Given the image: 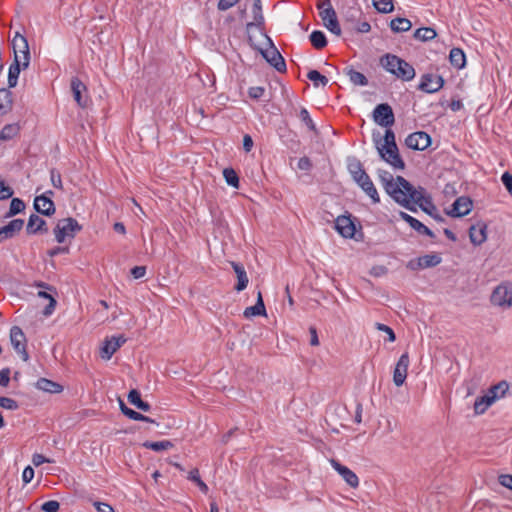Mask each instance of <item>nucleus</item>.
Wrapping results in <instances>:
<instances>
[{"label": "nucleus", "mask_w": 512, "mask_h": 512, "mask_svg": "<svg viewBox=\"0 0 512 512\" xmlns=\"http://www.w3.org/2000/svg\"><path fill=\"white\" fill-rule=\"evenodd\" d=\"M398 181L401 185V197L398 198V196H396L394 201L409 211L417 212L416 205L420 207V204H425V200L431 198L429 195H426V190L423 187H414L404 177L398 176Z\"/></svg>", "instance_id": "nucleus-1"}, {"label": "nucleus", "mask_w": 512, "mask_h": 512, "mask_svg": "<svg viewBox=\"0 0 512 512\" xmlns=\"http://www.w3.org/2000/svg\"><path fill=\"white\" fill-rule=\"evenodd\" d=\"M347 168L352 176V179L357 183L358 186L371 198L374 204L380 202V197L374 186L371 178L363 168L362 163L355 157L349 158Z\"/></svg>", "instance_id": "nucleus-2"}, {"label": "nucleus", "mask_w": 512, "mask_h": 512, "mask_svg": "<svg viewBox=\"0 0 512 512\" xmlns=\"http://www.w3.org/2000/svg\"><path fill=\"white\" fill-rule=\"evenodd\" d=\"M373 141L382 160L391 165L394 169L403 170L405 168V163L399 154L397 145H394V147L381 145L379 133L377 136L373 134Z\"/></svg>", "instance_id": "nucleus-3"}, {"label": "nucleus", "mask_w": 512, "mask_h": 512, "mask_svg": "<svg viewBox=\"0 0 512 512\" xmlns=\"http://www.w3.org/2000/svg\"><path fill=\"white\" fill-rule=\"evenodd\" d=\"M319 9V15L325 25V27L336 35L341 34V28L337 19L336 12L331 5L330 0H324L322 3L317 5Z\"/></svg>", "instance_id": "nucleus-4"}, {"label": "nucleus", "mask_w": 512, "mask_h": 512, "mask_svg": "<svg viewBox=\"0 0 512 512\" xmlns=\"http://www.w3.org/2000/svg\"><path fill=\"white\" fill-rule=\"evenodd\" d=\"M82 226L72 217L61 219L54 228L55 239L63 243L67 237L74 238L75 234L81 231Z\"/></svg>", "instance_id": "nucleus-5"}, {"label": "nucleus", "mask_w": 512, "mask_h": 512, "mask_svg": "<svg viewBox=\"0 0 512 512\" xmlns=\"http://www.w3.org/2000/svg\"><path fill=\"white\" fill-rule=\"evenodd\" d=\"M490 301L494 306L502 309L512 307V282L499 284L492 292Z\"/></svg>", "instance_id": "nucleus-6"}, {"label": "nucleus", "mask_w": 512, "mask_h": 512, "mask_svg": "<svg viewBox=\"0 0 512 512\" xmlns=\"http://www.w3.org/2000/svg\"><path fill=\"white\" fill-rule=\"evenodd\" d=\"M12 47L14 59L22 62V68L26 69L30 63V51L26 37L17 32L12 39Z\"/></svg>", "instance_id": "nucleus-7"}, {"label": "nucleus", "mask_w": 512, "mask_h": 512, "mask_svg": "<svg viewBox=\"0 0 512 512\" xmlns=\"http://www.w3.org/2000/svg\"><path fill=\"white\" fill-rule=\"evenodd\" d=\"M267 40L269 42V48L266 50L259 49L261 55L264 59L273 66L278 72L286 71V63L280 52L274 46L272 40L267 36Z\"/></svg>", "instance_id": "nucleus-8"}, {"label": "nucleus", "mask_w": 512, "mask_h": 512, "mask_svg": "<svg viewBox=\"0 0 512 512\" xmlns=\"http://www.w3.org/2000/svg\"><path fill=\"white\" fill-rule=\"evenodd\" d=\"M373 120L382 127H391L395 117L391 106L387 103L378 104L373 110Z\"/></svg>", "instance_id": "nucleus-9"}, {"label": "nucleus", "mask_w": 512, "mask_h": 512, "mask_svg": "<svg viewBox=\"0 0 512 512\" xmlns=\"http://www.w3.org/2000/svg\"><path fill=\"white\" fill-rule=\"evenodd\" d=\"M378 177L384 187V190L389 196H391L393 200L395 199L396 196H398V198L401 197V185L398 181V176L394 178L390 172L379 169Z\"/></svg>", "instance_id": "nucleus-10"}, {"label": "nucleus", "mask_w": 512, "mask_h": 512, "mask_svg": "<svg viewBox=\"0 0 512 512\" xmlns=\"http://www.w3.org/2000/svg\"><path fill=\"white\" fill-rule=\"evenodd\" d=\"M10 341L14 350L20 354L23 361L29 360V354L26 350V336L23 330L18 326L10 329Z\"/></svg>", "instance_id": "nucleus-11"}, {"label": "nucleus", "mask_w": 512, "mask_h": 512, "mask_svg": "<svg viewBox=\"0 0 512 512\" xmlns=\"http://www.w3.org/2000/svg\"><path fill=\"white\" fill-rule=\"evenodd\" d=\"M444 86V79L440 75L426 73L421 76L418 89L425 93H436Z\"/></svg>", "instance_id": "nucleus-12"}, {"label": "nucleus", "mask_w": 512, "mask_h": 512, "mask_svg": "<svg viewBox=\"0 0 512 512\" xmlns=\"http://www.w3.org/2000/svg\"><path fill=\"white\" fill-rule=\"evenodd\" d=\"M442 258L437 253L426 254L408 262L407 267L411 270H419L435 267L440 264Z\"/></svg>", "instance_id": "nucleus-13"}, {"label": "nucleus", "mask_w": 512, "mask_h": 512, "mask_svg": "<svg viewBox=\"0 0 512 512\" xmlns=\"http://www.w3.org/2000/svg\"><path fill=\"white\" fill-rule=\"evenodd\" d=\"M410 365V358L407 352L403 353L398 359L394 371H393V382L397 387H400L404 384L408 367Z\"/></svg>", "instance_id": "nucleus-14"}, {"label": "nucleus", "mask_w": 512, "mask_h": 512, "mask_svg": "<svg viewBox=\"0 0 512 512\" xmlns=\"http://www.w3.org/2000/svg\"><path fill=\"white\" fill-rule=\"evenodd\" d=\"M71 91L73 94L74 100L77 102V104L85 108L88 105L89 97L87 94V87L86 85L77 77H73L71 79Z\"/></svg>", "instance_id": "nucleus-15"}, {"label": "nucleus", "mask_w": 512, "mask_h": 512, "mask_svg": "<svg viewBox=\"0 0 512 512\" xmlns=\"http://www.w3.org/2000/svg\"><path fill=\"white\" fill-rule=\"evenodd\" d=\"M407 147L413 150H425L431 144V137L423 131L414 132L405 140Z\"/></svg>", "instance_id": "nucleus-16"}, {"label": "nucleus", "mask_w": 512, "mask_h": 512, "mask_svg": "<svg viewBox=\"0 0 512 512\" xmlns=\"http://www.w3.org/2000/svg\"><path fill=\"white\" fill-rule=\"evenodd\" d=\"M472 207V200L469 197L461 196L454 201L447 214L454 218L463 217L470 213Z\"/></svg>", "instance_id": "nucleus-17"}, {"label": "nucleus", "mask_w": 512, "mask_h": 512, "mask_svg": "<svg viewBox=\"0 0 512 512\" xmlns=\"http://www.w3.org/2000/svg\"><path fill=\"white\" fill-rule=\"evenodd\" d=\"M331 466L342 476L343 480L352 488H356L359 485V479L357 475L350 470L348 467L342 465L335 459L330 460Z\"/></svg>", "instance_id": "nucleus-18"}, {"label": "nucleus", "mask_w": 512, "mask_h": 512, "mask_svg": "<svg viewBox=\"0 0 512 512\" xmlns=\"http://www.w3.org/2000/svg\"><path fill=\"white\" fill-rule=\"evenodd\" d=\"M34 209L37 213L44 216H52L55 213V204L52 199L46 195L36 196L34 199Z\"/></svg>", "instance_id": "nucleus-19"}, {"label": "nucleus", "mask_w": 512, "mask_h": 512, "mask_svg": "<svg viewBox=\"0 0 512 512\" xmlns=\"http://www.w3.org/2000/svg\"><path fill=\"white\" fill-rule=\"evenodd\" d=\"M400 218L409 224V226L421 235H426L430 238H435L434 232L429 229L426 225L420 222L418 219L412 217L406 212H399Z\"/></svg>", "instance_id": "nucleus-20"}, {"label": "nucleus", "mask_w": 512, "mask_h": 512, "mask_svg": "<svg viewBox=\"0 0 512 512\" xmlns=\"http://www.w3.org/2000/svg\"><path fill=\"white\" fill-rule=\"evenodd\" d=\"M335 228L345 238H353L356 231L350 216H339L335 221Z\"/></svg>", "instance_id": "nucleus-21"}, {"label": "nucleus", "mask_w": 512, "mask_h": 512, "mask_svg": "<svg viewBox=\"0 0 512 512\" xmlns=\"http://www.w3.org/2000/svg\"><path fill=\"white\" fill-rule=\"evenodd\" d=\"M252 15H253V21L248 22L246 24L247 31H249L253 27H256L259 30H263L264 25H265V18H264L263 12H262L261 0H253Z\"/></svg>", "instance_id": "nucleus-22"}, {"label": "nucleus", "mask_w": 512, "mask_h": 512, "mask_svg": "<svg viewBox=\"0 0 512 512\" xmlns=\"http://www.w3.org/2000/svg\"><path fill=\"white\" fill-rule=\"evenodd\" d=\"M26 232L29 235L43 234L48 232L47 223L37 214H31L26 226Z\"/></svg>", "instance_id": "nucleus-23"}, {"label": "nucleus", "mask_w": 512, "mask_h": 512, "mask_svg": "<svg viewBox=\"0 0 512 512\" xmlns=\"http://www.w3.org/2000/svg\"><path fill=\"white\" fill-rule=\"evenodd\" d=\"M24 226V220L22 219H14L10 221L8 224L4 225L0 228V243L6 239L13 238L16 234H18Z\"/></svg>", "instance_id": "nucleus-24"}, {"label": "nucleus", "mask_w": 512, "mask_h": 512, "mask_svg": "<svg viewBox=\"0 0 512 512\" xmlns=\"http://www.w3.org/2000/svg\"><path fill=\"white\" fill-rule=\"evenodd\" d=\"M469 238L474 245H481L487 239V225L478 222L469 228Z\"/></svg>", "instance_id": "nucleus-25"}, {"label": "nucleus", "mask_w": 512, "mask_h": 512, "mask_svg": "<svg viewBox=\"0 0 512 512\" xmlns=\"http://www.w3.org/2000/svg\"><path fill=\"white\" fill-rule=\"evenodd\" d=\"M231 266H232V268L237 276V280H238V282L235 286V290L238 292L243 291L244 289H246V287L249 283V278L247 276L245 268L241 263L234 262V261L231 262Z\"/></svg>", "instance_id": "nucleus-26"}, {"label": "nucleus", "mask_w": 512, "mask_h": 512, "mask_svg": "<svg viewBox=\"0 0 512 512\" xmlns=\"http://www.w3.org/2000/svg\"><path fill=\"white\" fill-rule=\"evenodd\" d=\"M415 75L416 73L414 67L401 58V65H397L394 76L403 81H411L414 79Z\"/></svg>", "instance_id": "nucleus-27"}, {"label": "nucleus", "mask_w": 512, "mask_h": 512, "mask_svg": "<svg viewBox=\"0 0 512 512\" xmlns=\"http://www.w3.org/2000/svg\"><path fill=\"white\" fill-rule=\"evenodd\" d=\"M35 387L41 391L51 394H59L64 389L61 384L47 378H39L35 384Z\"/></svg>", "instance_id": "nucleus-28"}, {"label": "nucleus", "mask_w": 512, "mask_h": 512, "mask_svg": "<svg viewBox=\"0 0 512 512\" xmlns=\"http://www.w3.org/2000/svg\"><path fill=\"white\" fill-rule=\"evenodd\" d=\"M495 401L496 396H492L488 392L484 396L478 397L474 403L475 414H483Z\"/></svg>", "instance_id": "nucleus-29"}, {"label": "nucleus", "mask_w": 512, "mask_h": 512, "mask_svg": "<svg viewBox=\"0 0 512 512\" xmlns=\"http://www.w3.org/2000/svg\"><path fill=\"white\" fill-rule=\"evenodd\" d=\"M244 317L250 318L253 316H264L266 315V309L264 305V301L261 295V292L258 293L256 304L250 307H247L243 313Z\"/></svg>", "instance_id": "nucleus-30"}, {"label": "nucleus", "mask_w": 512, "mask_h": 512, "mask_svg": "<svg viewBox=\"0 0 512 512\" xmlns=\"http://www.w3.org/2000/svg\"><path fill=\"white\" fill-rule=\"evenodd\" d=\"M380 65L389 73L396 71L397 65H401V58L393 54H385L380 58Z\"/></svg>", "instance_id": "nucleus-31"}, {"label": "nucleus", "mask_w": 512, "mask_h": 512, "mask_svg": "<svg viewBox=\"0 0 512 512\" xmlns=\"http://www.w3.org/2000/svg\"><path fill=\"white\" fill-rule=\"evenodd\" d=\"M119 405H120L121 412L125 416H127L128 418H130L132 420L143 421V422H148V423H156L155 420L151 419L150 417H147V416L127 407L122 400L119 401Z\"/></svg>", "instance_id": "nucleus-32"}, {"label": "nucleus", "mask_w": 512, "mask_h": 512, "mask_svg": "<svg viewBox=\"0 0 512 512\" xmlns=\"http://www.w3.org/2000/svg\"><path fill=\"white\" fill-rule=\"evenodd\" d=\"M449 60L453 67L462 69L466 64V56L462 49L452 48L449 53Z\"/></svg>", "instance_id": "nucleus-33"}, {"label": "nucleus", "mask_w": 512, "mask_h": 512, "mask_svg": "<svg viewBox=\"0 0 512 512\" xmlns=\"http://www.w3.org/2000/svg\"><path fill=\"white\" fill-rule=\"evenodd\" d=\"M128 401L130 404L134 405L136 408L148 412L151 408L148 402H145L141 399L140 392L136 389H132L128 394Z\"/></svg>", "instance_id": "nucleus-34"}, {"label": "nucleus", "mask_w": 512, "mask_h": 512, "mask_svg": "<svg viewBox=\"0 0 512 512\" xmlns=\"http://www.w3.org/2000/svg\"><path fill=\"white\" fill-rule=\"evenodd\" d=\"M22 62L14 59L8 71V87L13 88L17 85L18 77L21 71Z\"/></svg>", "instance_id": "nucleus-35"}, {"label": "nucleus", "mask_w": 512, "mask_h": 512, "mask_svg": "<svg viewBox=\"0 0 512 512\" xmlns=\"http://www.w3.org/2000/svg\"><path fill=\"white\" fill-rule=\"evenodd\" d=\"M412 27V23L409 19L403 17H397L392 19L390 22V28L395 33L409 31Z\"/></svg>", "instance_id": "nucleus-36"}, {"label": "nucleus", "mask_w": 512, "mask_h": 512, "mask_svg": "<svg viewBox=\"0 0 512 512\" xmlns=\"http://www.w3.org/2000/svg\"><path fill=\"white\" fill-rule=\"evenodd\" d=\"M344 71H345V74L349 77V80L354 85L366 86L368 84V79L366 78V76L363 73L358 72L351 67L345 68Z\"/></svg>", "instance_id": "nucleus-37"}, {"label": "nucleus", "mask_w": 512, "mask_h": 512, "mask_svg": "<svg viewBox=\"0 0 512 512\" xmlns=\"http://www.w3.org/2000/svg\"><path fill=\"white\" fill-rule=\"evenodd\" d=\"M436 31L431 27H421L414 32V38L416 40L427 42L436 37Z\"/></svg>", "instance_id": "nucleus-38"}, {"label": "nucleus", "mask_w": 512, "mask_h": 512, "mask_svg": "<svg viewBox=\"0 0 512 512\" xmlns=\"http://www.w3.org/2000/svg\"><path fill=\"white\" fill-rule=\"evenodd\" d=\"M19 131L20 127L18 124H7L0 131V140H11L19 134Z\"/></svg>", "instance_id": "nucleus-39"}, {"label": "nucleus", "mask_w": 512, "mask_h": 512, "mask_svg": "<svg viewBox=\"0 0 512 512\" xmlns=\"http://www.w3.org/2000/svg\"><path fill=\"white\" fill-rule=\"evenodd\" d=\"M310 42L316 49H322L327 45L325 34L320 30H314L309 36Z\"/></svg>", "instance_id": "nucleus-40"}, {"label": "nucleus", "mask_w": 512, "mask_h": 512, "mask_svg": "<svg viewBox=\"0 0 512 512\" xmlns=\"http://www.w3.org/2000/svg\"><path fill=\"white\" fill-rule=\"evenodd\" d=\"M118 349L119 344L112 342L111 339H106L101 348V357L105 360H109Z\"/></svg>", "instance_id": "nucleus-41"}, {"label": "nucleus", "mask_w": 512, "mask_h": 512, "mask_svg": "<svg viewBox=\"0 0 512 512\" xmlns=\"http://www.w3.org/2000/svg\"><path fill=\"white\" fill-rule=\"evenodd\" d=\"M420 208L422 211L433 217L438 222H443L444 218L437 212V208L432 202V199L425 200V204L421 205Z\"/></svg>", "instance_id": "nucleus-42"}, {"label": "nucleus", "mask_w": 512, "mask_h": 512, "mask_svg": "<svg viewBox=\"0 0 512 512\" xmlns=\"http://www.w3.org/2000/svg\"><path fill=\"white\" fill-rule=\"evenodd\" d=\"M509 389V383L505 380L500 381L496 385L489 388L488 393L492 396H496V400L505 396Z\"/></svg>", "instance_id": "nucleus-43"}, {"label": "nucleus", "mask_w": 512, "mask_h": 512, "mask_svg": "<svg viewBox=\"0 0 512 512\" xmlns=\"http://www.w3.org/2000/svg\"><path fill=\"white\" fill-rule=\"evenodd\" d=\"M143 446L147 449H151L153 451L159 452L163 450H168L173 447V443L169 440H162V441H146Z\"/></svg>", "instance_id": "nucleus-44"}, {"label": "nucleus", "mask_w": 512, "mask_h": 512, "mask_svg": "<svg viewBox=\"0 0 512 512\" xmlns=\"http://www.w3.org/2000/svg\"><path fill=\"white\" fill-rule=\"evenodd\" d=\"M307 78L313 82L314 87H324L328 83V78L317 70H310L307 74Z\"/></svg>", "instance_id": "nucleus-45"}, {"label": "nucleus", "mask_w": 512, "mask_h": 512, "mask_svg": "<svg viewBox=\"0 0 512 512\" xmlns=\"http://www.w3.org/2000/svg\"><path fill=\"white\" fill-rule=\"evenodd\" d=\"M25 209V203L20 198H13L10 203L9 211L6 213L5 217L9 218L16 214L21 213Z\"/></svg>", "instance_id": "nucleus-46"}, {"label": "nucleus", "mask_w": 512, "mask_h": 512, "mask_svg": "<svg viewBox=\"0 0 512 512\" xmlns=\"http://www.w3.org/2000/svg\"><path fill=\"white\" fill-rule=\"evenodd\" d=\"M374 8L380 13H390L394 9L393 0H372Z\"/></svg>", "instance_id": "nucleus-47"}, {"label": "nucleus", "mask_w": 512, "mask_h": 512, "mask_svg": "<svg viewBox=\"0 0 512 512\" xmlns=\"http://www.w3.org/2000/svg\"><path fill=\"white\" fill-rule=\"evenodd\" d=\"M38 296L49 300V304L44 308L43 314L45 316H50L54 312L55 307H56L57 302H56L55 298L46 291H39Z\"/></svg>", "instance_id": "nucleus-48"}, {"label": "nucleus", "mask_w": 512, "mask_h": 512, "mask_svg": "<svg viewBox=\"0 0 512 512\" xmlns=\"http://www.w3.org/2000/svg\"><path fill=\"white\" fill-rule=\"evenodd\" d=\"M223 176L228 185L232 186L233 188L239 187V177L234 169L225 168L223 170Z\"/></svg>", "instance_id": "nucleus-49"}, {"label": "nucleus", "mask_w": 512, "mask_h": 512, "mask_svg": "<svg viewBox=\"0 0 512 512\" xmlns=\"http://www.w3.org/2000/svg\"><path fill=\"white\" fill-rule=\"evenodd\" d=\"M12 105V92L9 89H0V111L11 107Z\"/></svg>", "instance_id": "nucleus-50"}, {"label": "nucleus", "mask_w": 512, "mask_h": 512, "mask_svg": "<svg viewBox=\"0 0 512 512\" xmlns=\"http://www.w3.org/2000/svg\"><path fill=\"white\" fill-rule=\"evenodd\" d=\"M299 118L308 127L309 130L316 132V126L306 108H301Z\"/></svg>", "instance_id": "nucleus-51"}, {"label": "nucleus", "mask_w": 512, "mask_h": 512, "mask_svg": "<svg viewBox=\"0 0 512 512\" xmlns=\"http://www.w3.org/2000/svg\"><path fill=\"white\" fill-rule=\"evenodd\" d=\"M0 407L7 410H16L19 404L12 398L0 396Z\"/></svg>", "instance_id": "nucleus-52"}, {"label": "nucleus", "mask_w": 512, "mask_h": 512, "mask_svg": "<svg viewBox=\"0 0 512 512\" xmlns=\"http://www.w3.org/2000/svg\"><path fill=\"white\" fill-rule=\"evenodd\" d=\"M386 129L383 139L381 138V145L393 146L397 145L395 140V133L389 128Z\"/></svg>", "instance_id": "nucleus-53"}, {"label": "nucleus", "mask_w": 512, "mask_h": 512, "mask_svg": "<svg viewBox=\"0 0 512 512\" xmlns=\"http://www.w3.org/2000/svg\"><path fill=\"white\" fill-rule=\"evenodd\" d=\"M375 327L377 330L382 331L388 335L389 342H394L396 340V335H395L394 331L392 330V328H390L389 326L382 324V323H376Z\"/></svg>", "instance_id": "nucleus-54"}, {"label": "nucleus", "mask_w": 512, "mask_h": 512, "mask_svg": "<svg viewBox=\"0 0 512 512\" xmlns=\"http://www.w3.org/2000/svg\"><path fill=\"white\" fill-rule=\"evenodd\" d=\"M59 508H60V504L56 500H49V501L44 502L41 505V510L43 512H57L59 510Z\"/></svg>", "instance_id": "nucleus-55"}, {"label": "nucleus", "mask_w": 512, "mask_h": 512, "mask_svg": "<svg viewBox=\"0 0 512 512\" xmlns=\"http://www.w3.org/2000/svg\"><path fill=\"white\" fill-rule=\"evenodd\" d=\"M50 179H51L52 185L55 188H57V189L63 188L61 174L54 168L50 170Z\"/></svg>", "instance_id": "nucleus-56"}, {"label": "nucleus", "mask_w": 512, "mask_h": 512, "mask_svg": "<svg viewBox=\"0 0 512 512\" xmlns=\"http://www.w3.org/2000/svg\"><path fill=\"white\" fill-rule=\"evenodd\" d=\"M13 195V190L0 179V200H6Z\"/></svg>", "instance_id": "nucleus-57"}, {"label": "nucleus", "mask_w": 512, "mask_h": 512, "mask_svg": "<svg viewBox=\"0 0 512 512\" xmlns=\"http://www.w3.org/2000/svg\"><path fill=\"white\" fill-rule=\"evenodd\" d=\"M240 0H219L217 8L219 11H227L235 6Z\"/></svg>", "instance_id": "nucleus-58"}, {"label": "nucleus", "mask_w": 512, "mask_h": 512, "mask_svg": "<svg viewBox=\"0 0 512 512\" xmlns=\"http://www.w3.org/2000/svg\"><path fill=\"white\" fill-rule=\"evenodd\" d=\"M501 181L508 193L512 196V174L509 172L503 173L501 176Z\"/></svg>", "instance_id": "nucleus-59"}, {"label": "nucleus", "mask_w": 512, "mask_h": 512, "mask_svg": "<svg viewBox=\"0 0 512 512\" xmlns=\"http://www.w3.org/2000/svg\"><path fill=\"white\" fill-rule=\"evenodd\" d=\"M265 89L260 86L250 87L248 94L252 99H260L264 95Z\"/></svg>", "instance_id": "nucleus-60"}, {"label": "nucleus", "mask_w": 512, "mask_h": 512, "mask_svg": "<svg viewBox=\"0 0 512 512\" xmlns=\"http://www.w3.org/2000/svg\"><path fill=\"white\" fill-rule=\"evenodd\" d=\"M9 381H10V369L3 368L0 371V386L6 387L9 384Z\"/></svg>", "instance_id": "nucleus-61"}, {"label": "nucleus", "mask_w": 512, "mask_h": 512, "mask_svg": "<svg viewBox=\"0 0 512 512\" xmlns=\"http://www.w3.org/2000/svg\"><path fill=\"white\" fill-rule=\"evenodd\" d=\"M52 461L48 458H46L44 455L42 454H39V453H35L33 454L32 456V463L38 467L44 463H51Z\"/></svg>", "instance_id": "nucleus-62"}, {"label": "nucleus", "mask_w": 512, "mask_h": 512, "mask_svg": "<svg viewBox=\"0 0 512 512\" xmlns=\"http://www.w3.org/2000/svg\"><path fill=\"white\" fill-rule=\"evenodd\" d=\"M94 506L98 512H115L111 505L103 502H95Z\"/></svg>", "instance_id": "nucleus-63"}, {"label": "nucleus", "mask_w": 512, "mask_h": 512, "mask_svg": "<svg viewBox=\"0 0 512 512\" xmlns=\"http://www.w3.org/2000/svg\"><path fill=\"white\" fill-rule=\"evenodd\" d=\"M499 483L502 486L507 487L512 490V475H508V474L500 475Z\"/></svg>", "instance_id": "nucleus-64"}]
</instances>
